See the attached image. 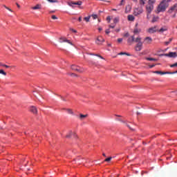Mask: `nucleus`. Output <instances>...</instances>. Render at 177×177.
Masks as SVG:
<instances>
[{"mask_svg": "<svg viewBox=\"0 0 177 177\" xmlns=\"http://www.w3.org/2000/svg\"><path fill=\"white\" fill-rule=\"evenodd\" d=\"M169 3L167 0H162L160 4L158 5L157 8V12L158 13H160V12H165L168 8Z\"/></svg>", "mask_w": 177, "mask_h": 177, "instance_id": "obj_1", "label": "nucleus"}, {"mask_svg": "<svg viewBox=\"0 0 177 177\" xmlns=\"http://www.w3.org/2000/svg\"><path fill=\"white\" fill-rule=\"evenodd\" d=\"M154 6L151 4L150 0L148 1V5H146L147 19L149 20L151 17V13L153 10Z\"/></svg>", "mask_w": 177, "mask_h": 177, "instance_id": "obj_2", "label": "nucleus"}, {"mask_svg": "<svg viewBox=\"0 0 177 177\" xmlns=\"http://www.w3.org/2000/svg\"><path fill=\"white\" fill-rule=\"evenodd\" d=\"M144 9L143 8H136L134 9L133 14L135 16H138V15H141V13H143Z\"/></svg>", "mask_w": 177, "mask_h": 177, "instance_id": "obj_3", "label": "nucleus"}, {"mask_svg": "<svg viewBox=\"0 0 177 177\" xmlns=\"http://www.w3.org/2000/svg\"><path fill=\"white\" fill-rule=\"evenodd\" d=\"M71 69L73 71H77V72H80V73L84 72L83 68H80V66H77V65H71Z\"/></svg>", "mask_w": 177, "mask_h": 177, "instance_id": "obj_4", "label": "nucleus"}, {"mask_svg": "<svg viewBox=\"0 0 177 177\" xmlns=\"http://www.w3.org/2000/svg\"><path fill=\"white\" fill-rule=\"evenodd\" d=\"M68 5H69V6H72V8H75V5H78V6H81L82 5V1H77V2H68Z\"/></svg>", "mask_w": 177, "mask_h": 177, "instance_id": "obj_5", "label": "nucleus"}, {"mask_svg": "<svg viewBox=\"0 0 177 177\" xmlns=\"http://www.w3.org/2000/svg\"><path fill=\"white\" fill-rule=\"evenodd\" d=\"M105 41V39L102 37V36H98L97 40L95 41L96 44L100 45L102 44Z\"/></svg>", "mask_w": 177, "mask_h": 177, "instance_id": "obj_6", "label": "nucleus"}, {"mask_svg": "<svg viewBox=\"0 0 177 177\" xmlns=\"http://www.w3.org/2000/svg\"><path fill=\"white\" fill-rule=\"evenodd\" d=\"M143 43H142V40H140L139 43L136 46V51H141L142 49Z\"/></svg>", "mask_w": 177, "mask_h": 177, "instance_id": "obj_7", "label": "nucleus"}, {"mask_svg": "<svg viewBox=\"0 0 177 177\" xmlns=\"http://www.w3.org/2000/svg\"><path fill=\"white\" fill-rule=\"evenodd\" d=\"M59 42L60 43L66 42L68 44L73 46V43L71 41H70V40H67V39H66V37H60Z\"/></svg>", "mask_w": 177, "mask_h": 177, "instance_id": "obj_8", "label": "nucleus"}, {"mask_svg": "<svg viewBox=\"0 0 177 177\" xmlns=\"http://www.w3.org/2000/svg\"><path fill=\"white\" fill-rule=\"evenodd\" d=\"M135 41V36H131L127 39V44H129V46H131L133 43Z\"/></svg>", "mask_w": 177, "mask_h": 177, "instance_id": "obj_9", "label": "nucleus"}, {"mask_svg": "<svg viewBox=\"0 0 177 177\" xmlns=\"http://www.w3.org/2000/svg\"><path fill=\"white\" fill-rule=\"evenodd\" d=\"M152 41L153 39H151V37H145L144 39L145 44H151Z\"/></svg>", "mask_w": 177, "mask_h": 177, "instance_id": "obj_10", "label": "nucleus"}, {"mask_svg": "<svg viewBox=\"0 0 177 177\" xmlns=\"http://www.w3.org/2000/svg\"><path fill=\"white\" fill-rule=\"evenodd\" d=\"M30 112L33 113V114H37L38 110L37 107H35L34 105H32V107H30Z\"/></svg>", "mask_w": 177, "mask_h": 177, "instance_id": "obj_11", "label": "nucleus"}, {"mask_svg": "<svg viewBox=\"0 0 177 177\" xmlns=\"http://www.w3.org/2000/svg\"><path fill=\"white\" fill-rule=\"evenodd\" d=\"M165 55L166 57H170L173 58H175L176 57H177L176 53H169V54H165Z\"/></svg>", "mask_w": 177, "mask_h": 177, "instance_id": "obj_12", "label": "nucleus"}, {"mask_svg": "<svg viewBox=\"0 0 177 177\" xmlns=\"http://www.w3.org/2000/svg\"><path fill=\"white\" fill-rule=\"evenodd\" d=\"M118 121H120V122H122L123 124H124L125 125H127V127H128V128H129V129H131V131H134V129H133V128H131L130 127V125H129L127 122V121H124V120H121L120 118H119L118 120Z\"/></svg>", "mask_w": 177, "mask_h": 177, "instance_id": "obj_13", "label": "nucleus"}, {"mask_svg": "<svg viewBox=\"0 0 177 177\" xmlns=\"http://www.w3.org/2000/svg\"><path fill=\"white\" fill-rule=\"evenodd\" d=\"M156 31H158L157 26H154L153 28H149V29H148L149 32H156Z\"/></svg>", "mask_w": 177, "mask_h": 177, "instance_id": "obj_14", "label": "nucleus"}, {"mask_svg": "<svg viewBox=\"0 0 177 177\" xmlns=\"http://www.w3.org/2000/svg\"><path fill=\"white\" fill-rule=\"evenodd\" d=\"M132 8L131 6V5H127L126 8H125V13H129V12H131Z\"/></svg>", "mask_w": 177, "mask_h": 177, "instance_id": "obj_15", "label": "nucleus"}, {"mask_svg": "<svg viewBox=\"0 0 177 177\" xmlns=\"http://www.w3.org/2000/svg\"><path fill=\"white\" fill-rule=\"evenodd\" d=\"M153 73H158L160 75H165L166 73H169V72H162V71H155Z\"/></svg>", "mask_w": 177, "mask_h": 177, "instance_id": "obj_16", "label": "nucleus"}, {"mask_svg": "<svg viewBox=\"0 0 177 177\" xmlns=\"http://www.w3.org/2000/svg\"><path fill=\"white\" fill-rule=\"evenodd\" d=\"M128 20H129L131 21H133L135 20V17L133 16V15H129Z\"/></svg>", "mask_w": 177, "mask_h": 177, "instance_id": "obj_17", "label": "nucleus"}, {"mask_svg": "<svg viewBox=\"0 0 177 177\" xmlns=\"http://www.w3.org/2000/svg\"><path fill=\"white\" fill-rule=\"evenodd\" d=\"M158 19H159L158 16H154L151 20L152 23H155L156 21H158Z\"/></svg>", "mask_w": 177, "mask_h": 177, "instance_id": "obj_18", "label": "nucleus"}, {"mask_svg": "<svg viewBox=\"0 0 177 177\" xmlns=\"http://www.w3.org/2000/svg\"><path fill=\"white\" fill-rule=\"evenodd\" d=\"M88 117V114L84 115V114H80V120H84V118H86Z\"/></svg>", "mask_w": 177, "mask_h": 177, "instance_id": "obj_19", "label": "nucleus"}, {"mask_svg": "<svg viewBox=\"0 0 177 177\" xmlns=\"http://www.w3.org/2000/svg\"><path fill=\"white\" fill-rule=\"evenodd\" d=\"M133 32L134 34H139V32H140V29H138V28H135Z\"/></svg>", "mask_w": 177, "mask_h": 177, "instance_id": "obj_20", "label": "nucleus"}, {"mask_svg": "<svg viewBox=\"0 0 177 177\" xmlns=\"http://www.w3.org/2000/svg\"><path fill=\"white\" fill-rule=\"evenodd\" d=\"M0 73L1 75H3L4 76H6V75H7V73L5 72V71H3V69H0Z\"/></svg>", "mask_w": 177, "mask_h": 177, "instance_id": "obj_21", "label": "nucleus"}, {"mask_svg": "<svg viewBox=\"0 0 177 177\" xmlns=\"http://www.w3.org/2000/svg\"><path fill=\"white\" fill-rule=\"evenodd\" d=\"M140 40H142L141 37H138L136 39V40H134V41H136V43L138 44Z\"/></svg>", "mask_w": 177, "mask_h": 177, "instance_id": "obj_22", "label": "nucleus"}, {"mask_svg": "<svg viewBox=\"0 0 177 177\" xmlns=\"http://www.w3.org/2000/svg\"><path fill=\"white\" fill-rule=\"evenodd\" d=\"M66 111H67V113H68V114H72V115L74 114L73 110H71V109H68V110H66Z\"/></svg>", "mask_w": 177, "mask_h": 177, "instance_id": "obj_23", "label": "nucleus"}, {"mask_svg": "<svg viewBox=\"0 0 177 177\" xmlns=\"http://www.w3.org/2000/svg\"><path fill=\"white\" fill-rule=\"evenodd\" d=\"M90 55H96L97 57H99L102 59H104V57H102V55H100L99 54H90Z\"/></svg>", "mask_w": 177, "mask_h": 177, "instance_id": "obj_24", "label": "nucleus"}, {"mask_svg": "<svg viewBox=\"0 0 177 177\" xmlns=\"http://www.w3.org/2000/svg\"><path fill=\"white\" fill-rule=\"evenodd\" d=\"M119 55H128V56H130L131 54H129L128 53H120Z\"/></svg>", "mask_w": 177, "mask_h": 177, "instance_id": "obj_25", "label": "nucleus"}, {"mask_svg": "<svg viewBox=\"0 0 177 177\" xmlns=\"http://www.w3.org/2000/svg\"><path fill=\"white\" fill-rule=\"evenodd\" d=\"M147 61H158V59L156 58H150L148 57L147 58Z\"/></svg>", "mask_w": 177, "mask_h": 177, "instance_id": "obj_26", "label": "nucleus"}, {"mask_svg": "<svg viewBox=\"0 0 177 177\" xmlns=\"http://www.w3.org/2000/svg\"><path fill=\"white\" fill-rule=\"evenodd\" d=\"M149 2L151 6H154V3H156V0H149Z\"/></svg>", "mask_w": 177, "mask_h": 177, "instance_id": "obj_27", "label": "nucleus"}, {"mask_svg": "<svg viewBox=\"0 0 177 177\" xmlns=\"http://www.w3.org/2000/svg\"><path fill=\"white\" fill-rule=\"evenodd\" d=\"M167 28H161L158 31H160V32H163V31H167Z\"/></svg>", "mask_w": 177, "mask_h": 177, "instance_id": "obj_28", "label": "nucleus"}, {"mask_svg": "<svg viewBox=\"0 0 177 177\" xmlns=\"http://www.w3.org/2000/svg\"><path fill=\"white\" fill-rule=\"evenodd\" d=\"M177 8V5L175 4V5H173V6H171V12H173V10H175V9H176Z\"/></svg>", "mask_w": 177, "mask_h": 177, "instance_id": "obj_29", "label": "nucleus"}, {"mask_svg": "<svg viewBox=\"0 0 177 177\" xmlns=\"http://www.w3.org/2000/svg\"><path fill=\"white\" fill-rule=\"evenodd\" d=\"M90 17L91 16H86V17H84V20H86V21H89Z\"/></svg>", "mask_w": 177, "mask_h": 177, "instance_id": "obj_30", "label": "nucleus"}, {"mask_svg": "<svg viewBox=\"0 0 177 177\" xmlns=\"http://www.w3.org/2000/svg\"><path fill=\"white\" fill-rule=\"evenodd\" d=\"M140 5H142V6L145 5V1H144V0H140Z\"/></svg>", "mask_w": 177, "mask_h": 177, "instance_id": "obj_31", "label": "nucleus"}, {"mask_svg": "<svg viewBox=\"0 0 177 177\" xmlns=\"http://www.w3.org/2000/svg\"><path fill=\"white\" fill-rule=\"evenodd\" d=\"M118 20H119L118 17H115V19H113V22L115 23V24L118 23Z\"/></svg>", "mask_w": 177, "mask_h": 177, "instance_id": "obj_32", "label": "nucleus"}, {"mask_svg": "<svg viewBox=\"0 0 177 177\" xmlns=\"http://www.w3.org/2000/svg\"><path fill=\"white\" fill-rule=\"evenodd\" d=\"M40 6L39 5H35V6H33L32 9H39Z\"/></svg>", "mask_w": 177, "mask_h": 177, "instance_id": "obj_33", "label": "nucleus"}, {"mask_svg": "<svg viewBox=\"0 0 177 177\" xmlns=\"http://www.w3.org/2000/svg\"><path fill=\"white\" fill-rule=\"evenodd\" d=\"M112 160V157H108L107 158H105V161L109 162Z\"/></svg>", "mask_w": 177, "mask_h": 177, "instance_id": "obj_34", "label": "nucleus"}, {"mask_svg": "<svg viewBox=\"0 0 177 177\" xmlns=\"http://www.w3.org/2000/svg\"><path fill=\"white\" fill-rule=\"evenodd\" d=\"M175 66H177V62H176L175 64H173L171 65H170L171 68H174Z\"/></svg>", "mask_w": 177, "mask_h": 177, "instance_id": "obj_35", "label": "nucleus"}, {"mask_svg": "<svg viewBox=\"0 0 177 177\" xmlns=\"http://www.w3.org/2000/svg\"><path fill=\"white\" fill-rule=\"evenodd\" d=\"M129 36H130V35H129V33H128V32H127V33H125L124 35V37H129Z\"/></svg>", "mask_w": 177, "mask_h": 177, "instance_id": "obj_36", "label": "nucleus"}, {"mask_svg": "<svg viewBox=\"0 0 177 177\" xmlns=\"http://www.w3.org/2000/svg\"><path fill=\"white\" fill-rule=\"evenodd\" d=\"M72 135V132H69V133H68V135H66V138H71Z\"/></svg>", "mask_w": 177, "mask_h": 177, "instance_id": "obj_37", "label": "nucleus"}, {"mask_svg": "<svg viewBox=\"0 0 177 177\" xmlns=\"http://www.w3.org/2000/svg\"><path fill=\"white\" fill-rule=\"evenodd\" d=\"M48 2L54 3V2H58L57 0H47Z\"/></svg>", "mask_w": 177, "mask_h": 177, "instance_id": "obj_38", "label": "nucleus"}, {"mask_svg": "<svg viewBox=\"0 0 177 177\" xmlns=\"http://www.w3.org/2000/svg\"><path fill=\"white\" fill-rule=\"evenodd\" d=\"M92 17H93V19H97V15H92Z\"/></svg>", "mask_w": 177, "mask_h": 177, "instance_id": "obj_39", "label": "nucleus"}, {"mask_svg": "<svg viewBox=\"0 0 177 177\" xmlns=\"http://www.w3.org/2000/svg\"><path fill=\"white\" fill-rule=\"evenodd\" d=\"M169 13H172V6L168 10Z\"/></svg>", "mask_w": 177, "mask_h": 177, "instance_id": "obj_40", "label": "nucleus"}, {"mask_svg": "<svg viewBox=\"0 0 177 177\" xmlns=\"http://www.w3.org/2000/svg\"><path fill=\"white\" fill-rule=\"evenodd\" d=\"M52 19H57V16H55V15H53Z\"/></svg>", "mask_w": 177, "mask_h": 177, "instance_id": "obj_41", "label": "nucleus"}, {"mask_svg": "<svg viewBox=\"0 0 177 177\" xmlns=\"http://www.w3.org/2000/svg\"><path fill=\"white\" fill-rule=\"evenodd\" d=\"M105 32H106V34H109V32H110L109 29H106V30H105Z\"/></svg>", "mask_w": 177, "mask_h": 177, "instance_id": "obj_42", "label": "nucleus"}, {"mask_svg": "<svg viewBox=\"0 0 177 177\" xmlns=\"http://www.w3.org/2000/svg\"><path fill=\"white\" fill-rule=\"evenodd\" d=\"M122 39H118V43H122Z\"/></svg>", "mask_w": 177, "mask_h": 177, "instance_id": "obj_43", "label": "nucleus"}, {"mask_svg": "<svg viewBox=\"0 0 177 177\" xmlns=\"http://www.w3.org/2000/svg\"><path fill=\"white\" fill-rule=\"evenodd\" d=\"M69 75H71V76H77L75 73H69Z\"/></svg>", "mask_w": 177, "mask_h": 177, "instance_id": "obj_44", "label": "nucleus"}, {"mask_svg": "<svg viewBox=\"0 0 177 177\" xmlns=\"http://www.w3.org/2000/svg\"><path fill=\"white\" fill-rule=\"evenodd\" d=\"M106 20H108L109 21H110V20H111V17H110V16H107Z\"/></svg>", "mask_w": 177, "mask_h": 177, "instance_id": "obj_45", "label": "nucleus"}, {"mask_svg": "<svg viewBox=\"0 0 177 177\" xmlns=\"http://www.w3.org/2000/svg\"><path fill=\"white\" fill-rule=\"evenodd\" d=\"M3 66L6 68H11V66H9V65H6V64H4Z\"/></svg>", "mask_w": 177, "mask_h": 177, "instance_id": "obj_46", "label": "nucleus"}, {"mask_svg": "<svg viewBox=\"0 0 177 177\" xmlns=\"http://www.w3.org/2000/svg\"><path fill=\"white\" fill-rule=\"evenodd\" d=\"M78 20H79V21H82V16H80Z\"/></svg>", "mask_w": 177, "mask_h": 177, "instance_id": "obj_47", "label": "nucleus"}, {"mask_svg": "<svg viewBox=\"0 0 177 177\" xmlns=\"http://www.w3.org/2000/svg\"><path fill=\"white\" fill-rule=\"evenodd\" d=\"M174 73H177V71H176L175 72H169V74H174Z\"/></svg>", "mask_w": 177, "mask_h": 177, "instance_id": "obj_48", "label": "nucleus"}, {"mask_svg": "<svg viewBox=\"0 0 177 177\" xmlns=\"http://www.w3.org/2000/svg\"><path fill=\"white\" fill-rule=\"evenodd\" d=\"M5 64H3L2 62H0V66H4Z\"/></svg>", "mask_w": 177, "mask_h": 177, "instance_id": "obj_49", "label": "nucleus"}, {"mask_svg": "<svg viewBox=\"0 0 177 177\" xmlns=\"http://www.w3.org/2000/svg\"><path fill=\"white\" fill-rule=\"evenodd\" d=\"M124 1V0H122V1H120V6L123 5Z\"/></svg>", "mask_w": 177, "mask_h": 177, "instance_id": "obj_50", "label": "nucleus"}, {"mask_svg": "<svg viewBox=\"0 0 177 177\" xmlns=\"http://www.w3.org/2000/svg\"><path fill=\"white\" fill-rule=\"evenodd\" d=\"M115 26H113V25H111V24L109 25V27H111V28H114Z\"/></svg>", "mask_w": 177, "mask_h": 177, "instance_id": "obj_51", "label": "nucleus"}, {"mask_svg": "<svg viewBox=\"0 0 177 177\" xmlns=\"http://www.w3.org/2000/svg\"><path fill=\"white\" fill-rule=\"evenodd\" d=\"M61 98L64 100V102H66L65 98H64V97H62V95H61Z\"/></svg>", "mask_w": 177, "mask_h": 177, "instance_id": "obj_52", "label": "nucleus"}, {"mask_svg": "<svg viewBox=\"0 0 177 177\" xmlns=\"http://www.w3.org/2000/svg\"><path fill=\"white\" fill-rule=\"evenodd\" d=\"M154 66H156V65L153 64V65H150L149 67H150V68H154Z\"/></svg>", "mask_w": 177, "mask_h": 177, "instance_id": "obj_53", "label": "nucleus"}, {"mask_svg": "<svg viewBox=\"0 0 177 177\" xmlns=\"http://www.w3.org/2000/svg\"><path fill=\"white\" fill-rule=\"evenodd\" d=\"M4 8H6V9H9L8 6H6V5H3Z\"/></svg>", "mask_w": 177, "mask_h": 177, "instance_id": "obj_54", "label": "nucleus"}, {"mask_svg": "<svg viewBox=\"0 0 177 177\" xmlns=\"http://www.w3.org/2000/svg\"><path fill=\"white\" fill-rule=\"evenodd\" d=\"M165 44L166 46H168L169 44V41H166Z\"/></svg>", "mask_w": 177, "mask_h": 177, "instance_id": "obj_55", "label": "nucleus"}, {"mask_svg": "<svg viewBox=\"0 0 177 177\" xmlns=\"http://www.w3.org/2000/svg\"><path fill=\"white\" fill-rule=\"evenodd\" d=\"M16 4H17V6L18 8H20L19 3H17Z\"/></svg>", "mask_w": 177, "mask_h": 177, "instance_id": "obj_56", "label": "nucleus"}, {"mask_svg": "<svg viewBox=\"0 0 177 177\" xmlns=\"http://www.w3.org/2000/svg\"><path fill=\"white\" fill-rule=\"evenodd\" d=\"M8 10H10V12H13V10H12V9H10V8H8Z\"/></svg>", "mask_w": 177, "mask_h": 177, "instance_id": "obj_57", "label": "nucleus"}, {"mask_svg": "<svg viewBox=\"0 0 177 177\" xmlns=\"http://www.w3.org/2000/svg\"><path fill=\"white\" fill-rule=\"evenodd\" d=\"M171 41H172V39H169V44L171 43Z\"/></svg>", "mask_w": 177, "mask_h": 177, "instance_id": "obj_58", "label": "nucleus"}, {"mask_svg": "<svg viewBox=\"0 0 177 177\" xmlns=\"http://www.w3.org/2000/svg\"><path fill=\"white\" fill-rule=\"evenodd\" d=\"M99 31H102V28H98Z\"/></svg>", "mask_w": 177, "mask_h": 177, "instance_id": "obj_59", "label": "nucleus"}, {"mask_svg": "<svg viewBox=\"0 0 177 177\" xmlns=\"http://www.w3.org/2000/svg\"><path fill=\"white\" fill-rule=\"evenodd\" d=\"M176 13H174V15H173V17H176Z\"/></svg>", "mask_w": 177, "mask_h": 177, "instance_id": "obj_60", "label": "nucleus"}, {"mask_svg": "<svg viewBox=\"0 0 177 177\" xmlns=\"http://www.w3.org/2000/svg\"><path fill=\"white\" fill-rule=\"evenodd\" d=\"M134 2H138V0H133Z\"/></svg>", "mask_w": 177, "mask_h": 177, "instance_id": "obj_61", "label": "nucleus"}, {"mask_svg": "<svg viewBox=\"0 0 177 177\" xmlns=\"http://www.w3.org/2000/svg\"><path fill=\"white\" fill-rule=\"evenodd\" d=\"M103 156L106 157V154H105V153H103Z\"/></svg>", "mask_w": 177, "mask_h": 177, "instance_id": "obj_62", "label": "nucleus"}, {"mask_svg": "<svg viewBox=\"0 0 177 177\" xmlns=\"http://www.w3.org/2000/svg\"><path fill=\"white\" fill-rule=\"evenodd\" d=\"M74 32H77V30H73Z\"/></svg>", "mask_w": 177, "mask_h": 177, "instance_id": "obj_63", "label": "nucleus"}, {"mask_svg": "<svg viewBox=\"0 0 177 177\" xmlns=\"http://www.w3.org/2000/svg\"><path fill=\"white\" fill-rule=\"evenodd\" d=\"M116 31H120V29H117Z\"/></svg>", "mask_w": 177, "mask_h": 177, "instance_id": "obj_64", "label": "nucleus"}]
</instances>
